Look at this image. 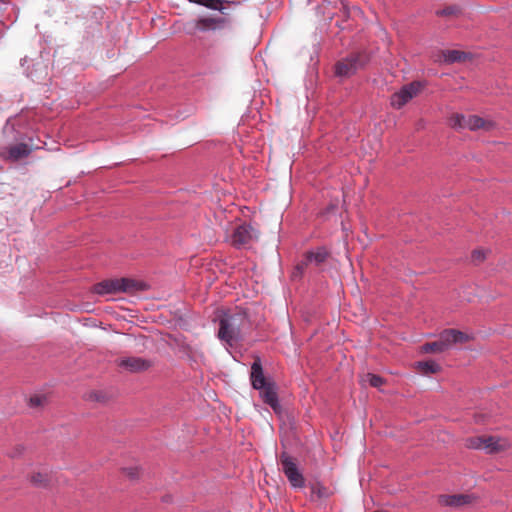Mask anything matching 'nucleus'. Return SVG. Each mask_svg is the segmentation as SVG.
<instances>
[{
    "mask_svg": "<svg viewBox=\"0 0 512 512\" xmlns=\"http://www.w3.org/2000/svg\"><path fill=\"white\" fill-rule=\"evenodd\" d=\"M466 126L470 131H477L479 129L490 131L495 127V123L493 121L485 120L478 115H469L467 117Z\"/></svg>",
    "mask_w": 512,
    "mask_h": 512,
    "instance_id": "15",
    "label": "nucleus"
},
{
    "mask_svg": "<svg viewBox=\"0 0 512 512\" xmlns=\"http://www.w3.org/2000/svg\"><path fill=\"white\" fill-rule=\"evenodd\" d=\"M367 376H368L369 384L372 387L379 388L380 386H382L385 383V379L379 375L369 373Z\"/></svg>",
    "mask_w": 512,
    "mask_h": 512,
    "instance_id": "26",
    "label": "nucleus"
},
{
    "mask_svg": "<svg viewBox=\"0 0 512 512\" xmlns=\"http://www.w3.org/2000/svg\"><path fill=\"white\" fill-rule=\"evenodd\" d=\"M423 374H436L440 372L441 366L433 360L421 361L417 364Z\"/></svg>",
    "mask_w": 512,
    "mask_h": 512,
    "instance_id": "20",
    "label": "nucleus"
},
{
    "mask_svg": "<svg viewBox=\"0 0 512 512\" xmlns=\"http://www.w3.org/2000/svg\"><path fill=\"white\" fill-rule=\"evenodd\" d=\"M483 449H485L488 453H498L500 451H504L509 447L507 441H502L500 438H496L494 436H483Z\"/></svg>",
    "mask_w": 512,
    "mask_h": 512,
    "instance_id": "16",
    "label": "nucleus"
},
{
    "mask_svg": "<svg viewBox=\"0 0 512 512\" xmlns=\"http://www.w3.org/2000/svg\"><path fill=\"white\" fill-rule=\"evenodd\" d=\"M467 117L468 116H465L464 114L461 113H452L448 117L447 123L451 128L457 131L467 129Z\"/></svg>",
    "mask_w": 512,
    "mask_h": 512,
    "instance_id": "18",
    "label": "nucleus"
},
{
    "mask_svg": "<svg viewBox=\"0 0 512 512\" xmlns=\"http://www.w3.org/2000/svg\"><path fill=\"white\" fill-rule=\"evenodd\" d=\"M49 402L47 394H34V408L43 407Z\"/></svg>",
    "mask_w": 512,
    "mask_h": 512,
    "instance_id": "28",
    "label": "nucleus"
},
{
    "mask_svg": "<svg viewBox=\"0 0 512 512\" xmlns=\"http://www.w3.org/2000/svg\"><path fill=\"white\" fill-rule=\"evenodd\" d=\"M231 19L222 12L219 16H202L196 19L187 30L189 35H195L197 32H211L229 28Z\"/></svg>",
    "mask_w": 512,
    "mask_h": 512,
    "instance_id": "4",
    "label": "nucleus"
},
{
    "mask_svg": "<svg viewBox=\"0 0 512 512\" xmlns=\"http://www.w3.org/2000/svg\"><path fill=\"white\" fill-rule=\"evenodd\" d=\"M311 491L313 494H316L318 498H326L329 496L327 488L321 484L313 485Z\"/></svg>",
    "mask_w": 512,
    "mask_h": 512,
    "instance_id": "27",
    "label": "nucleus"
},
{
    "mask_svg": "<svg viewBox=\"0 0 512 512\" xmlns=\"http://www.w3.org/2000/svg\"><path fill=\"white\" fill-rule=\"evenodd\" d=\"M305 255L310 264L320 266L331 257V251L325 246H319L315 250L306 251Z\"/></svg>",
    "mask_w": 512,
    "mask_h": 512,
    "instance_id": "14",
    "label": "nucleus"
},
{
    "mask_svg": "<svg viewBox=\"0 0 512 512\" xmlns=\"http://www.w3.org/2000/svg\"><path fill=\"white\" fill-rule=\"evenodd\" d=\"M444 61L452 64L456 62H464L467 59V53L459 50H446L443 51Z\"/></svg>",
    "mask_w": 512,
    "mask_h": 512,
    "instance_id": "19",
    "label": "nucleus"
},
{
    "mask_svg": "<svg viewBox=\"0 0 512 512\" xmlns=\"http://www.w3.org/2000/svg\"><path fill=\"white\" fill-rule=\"evenodd\" d=\"M250 381L255 390H260L272 382L265 377L260 358H257L251 365Z\"/></svg>",
    "mask_w": 512,
    "mask_h": 512,
    "instance_id": "12",
    "label": "nucleus"
},
{
    "mask_svg": "<svg viewBox=\"0 0 512 512\" xmlns=\"http://www.w3.org/2000/svg\"><path fill=\"white\" fill-rule=\"evenodd\" d=\"M30 154V149L26 143H15L0 147V157L3 160L10 162H17L27 158Z\"/></svg>",
    "mask_w": 512,
    "mask_h": 512,
    "instance_id": "7",
    "label": "nucleus"
},
{
    "mask_svg": "<svg viewBox=\"0 0 512 512\" xmlns=\"http://www.w3.org/2000/svg\"><path fill=\"white\" fill-rule=\"evenodd\" d=\"M373 512H387V511L377 510V511H373Z\"/></svg>",
    "mask_w": 512,
    "mask_h": 512,
    "instance_id": "32",
    "label": "nucleus"
},
{
    "mask_svg": "<svg viewBox=\"0 0 512 512\" xmlns=\"http://www.w3.org/2000/svg\"><path fill=\"white\" fill-rule=\"evenodd\" d=\"M147 284L143 281H137L131 278L106 279L96 283L92 291L98 295H107L115 293H133L143 291Z\"/></svg>",
    "mask_w": 512,
    "mask_h": 512,
    "instance_id": "1",
    "label": "nucleus"
},
{
    "mask_svg": "<svg viewBox=\"0 0 512 512\" xmlns=\"http://www.w3.org/2000/svg\"><path fill=\"white\" fill-rule=\"evenodd\" d=\"M369 60V55L365 51L352 52L335 63L334 74L337 77H351L363 69Z\"/></svg>",
    "mask_w": 512,
    "mask_h": 512,
    "instance_id": "3",
    "label": "nucleus"
},
{
    "mask_svg": "<svg viewBox=\"0 0 512 512\" xmlns=\"http://www.w3.org/2000/svg\"><path fill=\"white\" fill-rule=\"evenodd\" d=\"M486 258V254L484 250L477 249L474 250L471 254V259L475 264H480L483 262Z\"/></svg>",
    "mask_w": 512,
    "mask_h": 512,
    "instance_id": "29",
    "label": "nucleus"
},
{
    "mask_svg": "<svg viewBox=\"0 0 512 512\" xmlns=\"http://www.w3.org/2000/svg\"><path fill=\"white\" fill-rule=\"evenodd\" d=\"M308 265H310V262L307 261V256L304 253L302 260L296 265L295 271L302 275L305 269L308 267Z\"/></svg>",
    "mask_w": 512,
    "mask_h": 512,
    "instance_id": "31",
    "label": "nucleus"
},
{
    "mask_svg": "<svg viewBox=\"0 0 512 512\" xmlns=\"http://www.w3.org/2000/svg\"><path fill=\"white\" fill-rule=\"evenodd\" d=\"M259 391L263 402L269 405L274 412L279 413L281 411V405L279 403L276 383L272 381Z\"/></svg>",
    "mask_w": 512,
    "mask_h": 512,
    "instance_id": "11",
    "label": "nucleus"
},
{
    "mask_svg": "<svg viewBox=\"0 0 512 512\" xmlns=\"http://www.w3.org/2000/svg\"><path fill=\"white\" fill-rule=\"evenodd\" d=\"M53 482V477L49 473H42L38 472L37 474H34V487H43L47 488L49 487Z\"/></svg>",
    "mask_w": 512,
    "mask_h": 512,
    "instance_id": "22",
    "label": "nucleus"
},
{
    "mask_svg": "<svg viewBox=\"0 0 512 512\" xmlns=\"http://www.w3.org/2000/svg\"><path fill=\"white\" fill-rule=\"evenodd\" d=\"M475 496L470 494L440 495L438 502L442 506L461 507L473 503Z\"/></svg>",
    "mask_w": 512,
    "mask_h": 512,
    "instance_id": "13",
    "label": "nucleus"
},
{
    "mask_svg": "<svg viewBox=\"0 0 512 512\" xmlns=\"http://www.w3.org/2000/svg\"><path fill=\"white\" fill-rule=\"evenodd\" d=\"M445 351L450 349L454 344H462L471 340L466 333L457 329H445L439 334L438 338Z\"/></svg>",
    "mask_w": 512,
    "mask_h": 512,
    "instance_id": "8",
    "label": "nucleus"
},
{
    "mask_svg": "<svg viewBox=\"0 0 512 512\" xmlns=\"http://www.w3.org/2000/svg\"><path fill=\"white\" fill-rule=\"evenodd\" d=\"M84 400L105 404L111 400V396L102 390H92L84 394Z\"/></svg>",
    "mask_w": 512,
    "mask_h": 512,
    "instance_id": "17",
    "label": "nucleus"
},
{
    "mask_svg": "<svg viewBox=\"0 0 512 512\" xmlns=\"http://www.w3.org/2000/svg\"><path fill=\"white\" fill-rule=\"evenodd\" d=\"M444 351L439 339L433 342H427L421 346L422 353H442Z\"/></svg>",
    "mask_w": 512,
    "mask_h": 512,
    "instance_id": "23",
    "label": "nucleus"
},
{
    "mask_svg": "<svg viewBox=\"0 0 512 512\" xmlns=\"http://www.w3.org/2000/svg\"><path fill=\"white\" fill-rule=\"evenodd\" d=\"M278 464L281 466V471L293 488H303L305 486L304 475L300 471L298 461L295 457L290 455L287 451H282L278 455Z\"/></svg>",
    "mask_w": 512,
    "mask_h": 512,
    "instance_id": "5",
    "label": "nucleus"
},
{
    "mask_svg": "<svg viewBox=\"0 0 512 512\" xmlns=\"http://www.w3.org/2000/svg\"><path fill=\"white\" fill-rule=\"evenodd\" d=\"M483 436L470 437L466 440V446L470 449H483Z\"/></svg>",
    "mask_w": 512,
    "mask_h": 512,
    "instance_id": "25",
    "label": "nucleus"
},
{
    "mask_svg": "<svg viewBox=\"0 0 512 512\" xmlns=\"http://www.w3.org/2000/svg\"><path fill=\"white\" fill-rule=\"evenodd\" d=\"M436 15L438 17H459L462 14V10L458 5H450L443 9L437 10Z\"/></svg>",
    "mask_w": 512,
    "mask_h": 512,
    "instance_id": "21",
    "label": "nucleus"
},
{
    "mask_svg": "<svg viewBox=\"0 0 512 512\" xmlns=\"http://www.w3.org/2000/svg\"><path fill=\"white\" fill-rule=\"evenodd\" d=\"M425 87V83L421 81H412L402 86L398 91L394 92L390 97V105L394 109H401L410 100L416 97Z\"/></svg>",
    "mask_w": 512,
    "mask_h": 512,
    "instance_id": "6",
    "label": "nucleus"
},
{
    "mask_svg": "<svg viewBox=\"0 0 512 512\" xmlns=\"http://www.w3.org/2000/svg\"><path fill=\"white\" fill-rule=\"evenodd\" d=\"M308 265H310V262L307 261V256L304 253L302 260L296 265L295 271L302 275L305 269L308 267Z\"/></svg>",
    "mask_w": 512,
    "mask_h": 512,
    "instance_id": "30",
    "label": "nucleus"
},
{
    "mask_svg": "<svg viewBox=\"0 0 512 512\" xmlns=\"http://www.w3.org/2000/svg\"><path fill=\"white\" fill-rule=\"evenodd\" d=\"M244 319L245 314L241 312L224 313L219 319L218 338L229 346H233L239 338L240 327Z\"/></svg>",
    "mask_w": 512,
    "mask_h": 512,
    "instance_id": "2",
    "label": "nucleus"
},
{
    "mask_svg": "<svg viewBox=\"0 0 512 512\" xmlns=\"http://www.w3.org/2000/svg\"><path fill=\"white\" fill-rule=\"evenodd\" d=\"M231 244L235 248H242L252 240V227L247 224L237 226L230 237Z\"/></svg>",
    "mask_w": 512,
    "mask_h": 512,
    "instance_id": "9",
    "label": "nucleus"
},
{
    "mask_svg": "<svg viewBox=\"0 0 512 512\" xmlns=\"http://www.w3.org/2000/svg\"><path fill=\"white\" fill-rule=\"evenodd\" d=\"M119 366L132 373L147 371L153 366V362L142 357H127L120 361Z\"/></svg>",
    "mask_w": 512,
    "mask_h": 512,
    "instance_id": "10",
    "label": "nucleus"
},
{
    "mask_svg": "<svg viewBox=\"0 0 512 512\" xmlns=\"http://www.w3.org/2000/svg\"><path fill=\"white\" fill-rule=\"evenodd\" d=\"M225 4H229V2L224 0H206L202 6L222 13L225 9Z\"/></svg>",
    "mask_w": 512,
    "mask_h": 512,
    "instance_id": "24",
    "label": "nucleus"
}]
</instances>
